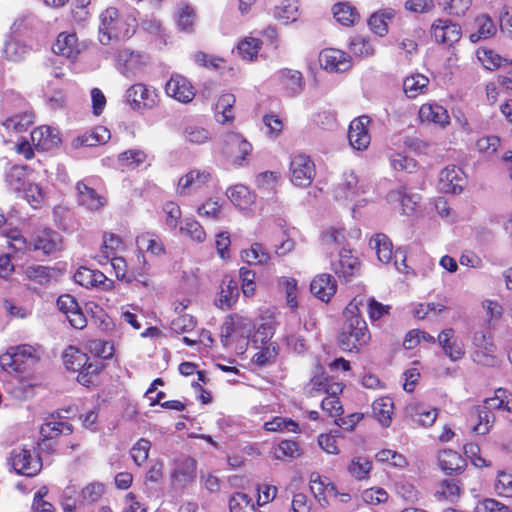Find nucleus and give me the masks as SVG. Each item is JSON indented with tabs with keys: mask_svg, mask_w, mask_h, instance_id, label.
Instances as JSON below:
<instances>
[{
	"mask_svg": "<svg viewBox=\"0 0 512 512\" xmlns=\"http://www.w3.org/2000/svg\"><path fill=\"white\" fill-rule=\"evenodd\" d=\"M358 183L357 176L353 172L344 173L343 183L340 184L336 191L337 198H349L354 195L356 185Z\"/></svg>",
	"mask_w": 512,
	"mask_h": 512,
	"instance_id": "69168bd1",
	"label": "nucleus"
},
{
	"mask_svg": "<svg viewBox=\"0 0 512 512\" xmlns=\"http://www.w3.org/2000/svg\"><path fill=\"white\" fill-rule=\"evenodd\" d=\"M298 2L296 0H284L274 9V16L278 20H282L284 24L294 22L299 16Z\"/></svg>",
	"mask_w": 512,
	"mask_h": 512,
	"instance_id": "58836bf2",
	"label": "nucleus"
},
{
	"mask_svg": "<svg viewBox=\"0 0 512 512\" xmlns=\"http://www.w3.org/2000/svg\"><path fill=\"white\" fill-rule=\"evenodd\" d=\"M110 139V131L104 126H97L91 131H87L73 140V146L93 147L106 143Z\"/></svg>",
	"mask_w": 512,
	"mask_h": 512,
	"instance_id": "b1692460",
	"label": "nucleus"
},
{
	"mask_svg": "<svg viewBox=\"0 0 512 512\" xmlns=\"http://www.w3.org/2000/svg\"><path fill=\"white\" fill-rule=\"evenodd\" d=\"M301 455V448L299 444L292 440H283L279 443L276 458L283 459L284 457L297 458Z\"/></svg>",
	"mask_w": 512,
	"mask_h": 512,
	"instance_id": "774afa93",
	"label": "nucleus"
},
{
	"mask_svg": "<svg viewBox=\"0 0 512 512\" xmlns=\"http://www.w3.org/2000/svg\"><path fill=\"white\" fill-rule=\"evenodd\" d=\"M39 360L35 347L27 344L10 348L0 357V364L5 369L10 368L15 372H25Z\"/></svg>",
	"mask_w": 512,
	"mask_h": 512,
	"instance_id": "20e7f679",
	"label": "nucleus"
},
{
	"mask_svg": "<svg viewBox=\"0 0 512 512\" xmlns=\"http://www.w3.org/2000/svg\"><path fill=\"white\" fill-rule=\"evenodd\" d=\"M134 22V19L121 18L116 8H107L100 15V42L106 45L111 40H121L130 38L135 32Z\"/></svg>",
	"mask_w": 512,
	"mask_h": 512,
	"instance_id": "f03ea898",
	"label": "nucleus"
},
{
	"mask_svg": "<svg viewBox=\"0 0 512 512\" xmlns=\"http://www.w3.org/2000/svg\"><path fill=\"white\" fill-rule=\"evenodd\" d=\"M238 296L239 289L237 281L225 277L216 304L222 309L230 308L237 301Z\"/></svg>",
	"mask_w": 512,
	"mask_h": 512,
	"instance_id": "c756f323",
	"label": "nucleus"
},
{
	"mask_svg": "<svg viewBox=\"0 0 512 512\" xmlns=\"http://www.w3.org/2000/svg\"><path fill=\"white\" fill-rule=\"evenodd\" d=\"M388 199L391 202H399L402 206L403 214L411 215L415 211L421 197L417 193L408 192L406 187H401L390 191Z\"/></svg>",
	"mask_w": 512,
	"mask_h": 512,
	"instance_id": "4be33fe9",
	"label": "nucleus"
},
{
	"mask_svg": "<svg viewBox=\"0 0 512 512\" xmlns=\"http://www.w3.org/2000/svg\"><path fill=\"white\" fill-rule=\"evenodd\" d=\"M437 342L443 350V353L452 361L456 362L465 355L464 344L461 339L455 335L453 328L442 330L437 337Z\"/></svg>",
	"mask_w": 512,
	"mask_h": 512,
	"instance_id": "ddd939ff",
	"label": "nucleus"
},
{
	"mask_svg": "<svg viewBox=\"0 0 512 512\" xmlns=\"http://www.w3.org/2000/svg\"><path fill=\"white\" fill-rule=\"evenodd\" d=\"M322 68L330 72H344L350 68L349 56L338 49H325L319 54Z\"/></svg>",
	"mask_w": 512,
	"mask_h": 512,
	"instance_id": "2eb2a0df",
	"label": "nucleus"
},
{
	"mask_svg": "<svg viewBox=\"0 0 512 512\" xmlns=\"http://www.w3.org/2000/svg\"><path fill=\"white\" fill-rule=\"evenodd\" d=\"M370 123L368 116H360L354 119L349 126L348 140L355 150H365L370 144L371 137L369 135L367 125Z\"/></svg>",
	"mask_w": 512,
	"mask_h": 512,
	"instance_id": "4468645a",
	"label": "nucleus"
},
{
	"mask_svg": "<svg viewBox=\"0 0 512 512\" xmlns=\"http://www.w3.org/2000/svg\"><path fill=\"white\" fill-rule=\"evenodd\" d=\"M171 477L176 487L185 488L196 477V461L189 457L177 460Z\"/></svg>",
	"mask_w": 512,
	"mask_h": 512,
	"instance_id": "a211bd4d",
	"label": "nucleus"
},
{
	"mask_svg": "<svg viewBox=\"0 0 512 512\" xmlns=\"http://www.w3.org/2000/svg\"><path fill=\"white\" fill-rule=\"evenodd\" d=\"M77 284L85 288H97L103 291L112 290L114 281L107 278L101 271L80 267L74 274Z\"/></svg>",
	"mask_w": 512,
	"mask_h": 512,
	"instance_id": "1a4fd4ad",
	"label": "nucleus"
},
{
	"mask_svg": "<svg viewBox=\"0 0 512 512\" xmlns=\"http://www.w3.org/2000/svg\"><path fill=\"white\" fill-rule=\"evenodd\" d=\"M242 260L248 264H265L269 261L270 255L259 243H254L250 249L242 252Z\"/></svg>",
	"mask_w": 512,
	"mask_h": 512,
	"instance_id": "8fccbe9b",
	"label": "nucleus"
},
{
	"mask_svg": "<svg viewBox=\"0 0 512 512\" xmlns=\"http://www.w3.org/2000/svg\"><path fill=\"white\" fill-rule=\"evenodd\" d=\"M475 23L478 29L476 32L470 34L469 36L471 42L473 43L478 42L481 39L489 38L496 32L495 24L487 15H481L477 17Z\"/></svg>",
	"mask_w": 512,
	"mask_h": 512,
	"instance_id": "a19ab883",
	"label": "nucleus"
},
{
	"mask_svg": "<svg viewBox=\"0 0 512 512\" xmlns=\"http://www.w3.org/2000/svg\"><path fill=\"white\" fill-rule=\"evenodd\" d=\"M26 167L20 165L12 166L6 173V184L14 192L24 189L26 183Z\"/></svg>",
	"mask_w": 512,
	"mask_h": 512,
	"instance_id": "37998d69",
	"label": "nucleus"
},
{
	"mask_svg": "<svg viewBox=\"0 0 512 512\" xmlns=\"http://www.w3.org/2000/svg\"><path fill=\"white\" fill-rule=\"evenodd\" d=\"M358 259L351 254L350 250L343 249L339 253V260L333 264L334 272L345 279L353 276L358 270Z\"/></svg>",
	"mask_w": 512,
	"mask_h": 512,
	"instance_id": "bb28decb",
	"label": "nucleus"
},
{
	"mask_svg": "<svg viewBox=\"0 0 512 512\" xmlns=\"http://www.w3.org/2000/svg\"><path fill=\"white\" fill-rule=\"evenodd\" d=\"M196 326V320L189 314H180L171 321L170 329L176 334L191 332Z\"/></svg>",
	"mask_w": 512,
	"mask_h": 512,
	"instance_id": "4d7b16f0",
	"label": "nucleus"
},
{
	"mask_svg": "<svg viewBox=\"0 0 512 512\" xmlns=\"http://www.w3.org/2000/svg\"><path fill=\"white\" fill-rule=\"evenodd\" d=\"M431 35L435 42L451 46L461 38V27L448 19H437L431 26Z\"/></svg>",
	"mask_w": 512,
	"mask_h": 512,
	"instance_id": "9d476101",
	"label": "nucleus"
},
{
	"mask_svg": "<svg viewBox=\"0 0 512 512\" xmlns=\"http://www.w3.org/2000/svg\"><path fill=\"white\" fill-rule=\"evenodd\" d=\"M475 415L477 416L478 424L473 427V431L480 435L487 434L495 421L492 409L486 408V404L484 403L482 406L476 408Z\"/></svg>",
	"mask_w": 512,
	"mask_h": 512,
	"instance_id": "79ce46f5",
	"label": "nucleus"
},
{
	"mask_svg": "<svg viewBox=\"0 0 512 512\" xmlns=\"http://www.w3.org/2000/svg\"><path fill=\"white\" fill-rule=\"evenodd\" d=\"M264 428L267 431L276 432V431H289V432H297L299 426L296 422L291 419L283 418V417H275L273 420L268 421L264 424Z\"/></svg>",
	"mask_w": 512,
	"mask_h": 512,
	"instance_id": "0e129e2a",
	"label": "nucleus"
},
{
	"mask_svg": "<svg viewBox=\"0 0 512 512\" xmlns=\"http://www.w3.org/2000/svg\"><path fill=\"white\" fill-rule=\"evenodd\" d=\"M438 462L446 474L461 473L466 466L465 459L459 453L450 449L439 453Z\"/></svg>",
	"mask_w": 512,
	"mask_h": 512,
	"instance_id": "a878e982",
	"label": "nucleus"
},
{
	"mask_svg": "<svg viewBox=\"0 0 512 512\" xmlns=\"http://www.w3.org/2000/svg\"><path fill=\"white\" fill-rule=\"evenodd\" d=\"M260 40L256 38H247L238 44L239 55L246 60H253L260 49Z\"/></svg>",
	"mask_w": 512,
	"mask_h": 512,
	"instance_id": "e2e57ef3",
	"label": "nucleus"
},
{
	"mask_svg": "<svg viewBox=\"0 0 512 512\" xmlns=\"http://www.w3.org/2000/svg\"><path fill=\"white\" fill-rule=\"evenodd\" d=\"M407 413L412 420L421 426H431L437 418L436 409H427L424 405L416 404L407 407Z\"/></svg>",
	"mask_w": 512,
	"mask_h": 512,
	"instance_id": "473e14b6",
	"label": "nucleus"
},
{
	"mask_svg": "<svg viewBox=\"0 0 512 512\" xmlns=\"http://www.w3.org/2000/svg\"><path fill=\"white\" fill-rule=\"evenodd\" d=\"M460 496V487L454 479L443 480L437 491L435 497L438 500H447L449 502L456 501Z\"/></svg>",
	"mask_w": 512,
	"mask_h": 512,
	"instance_id": "de8ad7c7",
	"label": "nucleus"
},
{
	"mask_svg": "<svg viewBox=\"0 0 512 512\" xmlns=\"http://www.w3.org/2000/svg\"><path fill=\"white\" fill-rule=\"evenodd\" d=\"M146 159L142 150H128L118 156V163L123 169H135Z\"/></svg>",
	"mask_w": 512,
	"mask_h": 512,
	"instance_id": "3c124183",
	"label": "nucleus"
},
{
	"mask_svg": "<svg viewBox=\"0 0 512 512\" xmlns=\"http://www.w3.org/2000/svg\"><path fill=\"white\" fill-rule=\"evenodd\" d=\"M61 248V237L60 235L52 230H45L35 240L34 250H41L44 254L50 255L60 250Z\"/></svg>",
	"mask_w": 512,
	"mask_h": 512,
	"instance_id": "c85d7f7f",
	"label": "nucleus"
},
{
	"mask_svg": "<svg viewBox=\"0 0 512 512\" xmlns=\"http://www.w3.org/2000/svg\"><path fill=\"white\" fill-rule=\"evenodd\" d=\"M150 448V441L144 438L139 439L133 445L131 449V457L136 465L140 466L148 459Z\"/></svg>",
	"mask_w": 512,
	"mask_h": 512,
	"instance_id": "052dcab7",
	"label": "nucleus"
},
{
	"mask_svg": "<svg viewBox=\"0 0 512 512\" xmlns=\"http://www.w3.org/2000/svg\"><path fill=\"white\" fill-rule=\"evenodd\" d=\"M230 512H257L253 499L242 492H236L229 499Z\"/></svg>",
	"mask_w": 512,
	"mask_h": 512,
	"instance_id": "a18cd8bd",
	"label": "nucleus"
},
{
	"mask_svg": "<svg viewBox=\"0 0 512 512\" xmlns=\"http://www.w3.org/2000/svg\"><path fill=\"white\" fill-rule=\"evenodd\" d=\"M477 55L483 65L490 70L509 64L508 59L502 58L491 50H478Z\"/></svg>",
	"mask_w": 512,
	"mask_h": 512,
	"instance_id": "13d9d810",
	"label": "nucleus"
},
{
	"mask_svg": "<svg viewBox=\"0 0 512 512\" xmlns=\"http://www.w3.org/2000/svg\"><path fill=\"white\" fill-rule=\"evenodd\" d=\"M52 50L57 55L68 59H75L80 53V44L76 34L60 33L52 46Z\"/></svg>",
	"mask_w": 512,
	"mask_h": 512,
	"instance_id": "aec40b11",
	"label": "nucleus"
},
{
	"mask_svg": "<svg viewBox=\"0 0 512 512\" xmlns=\"http://www.w3.org/2000/svg\"><path fill=\"white\" fill-rule=\"evenodd\" d=\"M77 201L90 211H98L106 205V199L93 188L80 181L76 184Z\"/></svg>",
	"mask_w": 512,
	"mask_h": 512,
	"instance_id": "6ab92c4d",
	"label": "nucleus"
},
{
	"mask_svg": "<svg viewBox=\"0 0 512 512\" xmlns=\"http://www.w3.org/2000/svg\"><path fill=\"white\" fill-rule=\"evenodd\" d=\"M213 180L210 169H192L178 181L177 192L180 195H188L201 190Z\"/></svg>",
	"mask_w": 512,
	"mask_h": 512,
	"instance_id": "6e6552de",
	"label": "nucleus"
},
{
	"mask_svg": "<svg viewBox=\"0 0 512 512\" xmlns=\"http://www.w3.org/2000/svg\"><path fill=\"white\" fill-rule=\"evenodd\" d=\"M137 245L139 249H145L152 255H159L164 252V246L162 242L156 238H153L149 234H144L137 237Z\"/></svg>",
	"mask_w": 512,
	"mask_h": 512,
	"instance_id": "680f3d73",
	"label": "nucleus"
},
{
	"mask_svg": "<svg viewBox=\"0 0 512 512\" xmlns=\"http://www.w3.org/2000/svg\"><path fill=\"white\" fill-rule=\"evenodd\" d=\"M9 464L14 471L23 476L34 477L42 469V461L34 448L17 446L10 452Z\"/></svg>",
	"mask_w": 512,
	"mask_h": 512,
	"instance_id": "7ed1b4c3",
	"label": "nucleus"
},
{
	"mask_svg": "<svg viewBox=\"0 0 512 512\" xmlns=\"http://www.w3.org/2000/svg\"><path fill=\"white\" fill-rule=\"evenodd\" d=\"M289 170L291 182L298 187L309 186L316 175L314 162L305 154L292 156Z\"/></svg>",
	"mask_w": 512,
	"mask_h": 512,
	"instance_id": "423d86ee",
	"label": "nucleus"
},
{
	"mask_svg": "<svg viewBox=\"0 0 512 512\" xmlns=\"http://www.w3.org/2000/svg\"><path fill=\"white\" fill-rule=\"evenodd\" d=\"M227 197L240 209L247 208L254 202V195L244 185H235L227 190Z\"/></svg>",
	"mask_w": 512,
	"mask_h": 512,
	"instance_id": "e433bc0d",
	"label": "nucleus"
},
{
	"mask_svg": "<svg viewBox=\"0 0 512 512\" xmlns=\"http://www.w3.org/2000/svg\"><path fill=\"white\" fill-rule=\"evenodd\" d=\"M225 145H238V152L236 156H239L242 160L251 152V144L242 138L240 134L228 133L224 137Z\"/></svg>",
	"mask_w": 512,
	"mask_h": 512,
	"instance_id": "bf43d9fd",
	"label": "nucleus"
},
{
	"mask_svg": "<svg viewBox=\"0 0 512 512\" xmlns=\"http://www.w3.org/2000/svg\"><path fill=\"white\" fill-rule=\"evenodd\" d=\"M310 290L314 296L328 302L336 293L337 284L330 274H320L312 280Z\"/></svg>",
	"mask_w": 512,
	"mask_h": 512,
	"instance_id": "412c9836",
	"label": "nucleus"
},
{
	"mask_svg": "<svg viewBox=\"0 0 512 512\" xmlns=\"http://www.w3.org/2000/svg\"><path fill=\"white\" fill-rule=\"evenodd\" d=\"M177 27L180 31L191 33L195 22L194 9L188 5H183L176 12Z\"/></svg>",
	"mask_w": 512,
	"mask_h": 512,
	"instance_id": "09e8293b",
	"label": "nucleus"
},
{
	"mask_svg": "<svg viewBox=\"0 0 512 512\" xmlns=\"http://www.w3.org/2000/svg\"><path fill=\"white\" fill-rule=\"evenodd\" d=\"M496 346L488 345V347L476 349L472 353V359L475 363L483 366L493 367L497 364V358L495 356Z\"/></svg>",
	"mask_w": 512,
	"mask_h": 512,
	"instance_id": "5fc2aeb1",
	"label": "nucleus"
},
{
	"mask_svg": "<svg viewBox=\"0 0 512 512\" xmlns=\"http://www.w3.org/2000/svg\"><path fill=\"white\" fill-rule=\"evenodd\" d=\"M125 102L133 111L144 112L158 105L159 94L157 90L143 83L130 86L125 92Z\"/></svg>",
	"mask_w": 512,
	"mask_h": 512,
	"instance_id": "39448f33",
	"label": "nucleus"
},
{
	"mask_svg": "<svg viewBox=\"0 0 512 512\" xmlns=\"http://www.w3.org/2000/svg\"><path fill=\"white\" fill-rule=\"evenodd\" d=\"M31 139L34 145L42 150H50L61 141L58 132L50 126H41L34 129L31 132Z\"/></svg>",
	"mask_w": 512,
	"mask_h": 512,
	"instance_id": "5701e85b",
	"label": "nucleus"
},
{
	"mask_svg": "<svg viewBox=\"0 0 512 512\" xmlns=\"http://www.w3.org/2000/svg\"><path fill=\"white\" fill-rule=\"evenodd\" d=\"M184 134L186 141L195 145L204 144L211 139V134L207 129L196 125L187 126Z\"/></svg>",
	"mask_w": 512,
	"mask_h": 512,
	"instance_id": "6e6d98bb",
	"label": "nucleus"
},
{
	"mask_svg": "<svg viewBox=\"0 0 512 512\" xmlns=\"http://www.w3.org/2000/svg\"><path fill=\"white\" fill-rule=\"evenodd\" d=\"M363 302L364 296H356L344 310L345 321L338 334V345L343 351H357L370 340L367 323L359 311Z\"/></svg>",
	"mask_w": 512,
	"mask_h": 512,
	"instance_id": "f257e3e1",
	"label": "nucleus"
},
{
	"mask_svg": "<svg viewBox=\"0 0 512 512\" xmlns=\"http://www.w3.org/2000/svg\"><path fill=\"white\" fill-rule=\"evenodd\" d=\"M465 184L462 170L457 166H447L439 176V189L444 193L456 194L461 192Z\"/></svg>",
	"mask_w": 512,
	"mask_h": 512,
	"instance_id": "dca6fc26",
	"label": "nucleus"
},
{
	"mask_svg": "<svg viewBox=\"0 0 512 512\" xmlns=\"http://www.w3.org/2000/svg\"><path fill=\"white\" fill-rule=\"evenodd\" d=\"M57 307L66 316L73 328L83 329L86 327V317L72 295L63 294L59 296L57 299Z\"/></svg>",
	"mask_w": 512,
	"mask_h": 512,
	"instance_id": "9b49d317",
	"label": "nucleus"
},
{
	"mask_svg": "<svg viewBox=\"0 0 512 512\" xmlns=\"http://www.w3.org/2000/svg\"><path fill=\"white\" fill-rule=\"evenodd\" d=\"M25 276L30 281L40 285H45L52 278L51 269L43 265H31L25 269Z\"/></svg>",
	"mask_w": 512,
	"mask_h": 512,
	"instance_id": "603ef678",
	"label": "nucleus"
},
{
	"mask_svg": "<svg viewBox=\"0 0 512 512\" xmlns=\"http://www.w3.org/2000/svg\"><path fill=\"white\" fill-rule=\"evenodd\" d=\"M393 409V401L389 397H382L376 399L372 404V411L374 417L384 427H388L391 424V415L393 413Z\"/></svg>",
	"mask_w": 512,
	"mask_h": 512,
	"instance_id": "7c9ffc66",
	"label": "nucleus"
},
{
	"mask_svg": "<svg viewBox=\"0 0 512 512\" xmlns=\"http://www.w3.org/2000/svg\"><path fill=\"white\" fill-rule=\"evenodd\" d=\"M103 369V362L99 359L87 362L83 369L78 371L77 381L83 386L90 387L96 384L97 376Z\"/></svg>",
	"mask_w": 512,
	"mask_h": 512,
	"instance_id": "f704fd0d",
	"label": "nucleus"
},
{
	"mask_svg": "<svg viewBox=\"0 0 512 512\" xmlns=\"http://www.w3.org/2000/svg\"><path fill=\"white\" fill-rule=\"evenodd\" d=\"M280 80L285 89L291 94H299L304 87L301 72L297 70L285 69L280 72Z\"/></svg>",
	"mask_w": 512,
	"mask_h": 512,
	"instance_id": "c9c22d12",
	"label": "nucleus"
},
{
	"mask_svg": "<svg viewBox=\"0 0 512 512\" xmlns=\"http://www.w3.org/2000/svg\"><path fill=\"white\" fill-rule=\"evenodd\" d=\"M235 96L230 93H226L220 96L216 103L217 121L220 123H226L233 119V106L235 104Z\"/></svg>",
	"mask_w": 512,
	"mask_h": 512,
	"instance_id": "ea45409f",
	"label": "nucleus"
},
{
	"mask_svg": "<svg viewBox=\"0 0 512 512\" xmlns=\"http://www.w3.org/2000/svg\"><path fill=\"white\" fill-rule=\"evenodd\" d=\"M370 246L375 250L377 258L380 262L388 264L393 257V245L390 239L382 233L376 234L370 240ZM396 269L403 272L407 265L405 264V255L403 252L397 250L394 253Z\"/></svg>",
	"mask_w": 512,
	"mask_h": 512,
	"instance_id": "0eeeda50",
	"label": "nucleus"
},
{
	"mask_svg": "<svg viewBox=\"0 0 512 512\" xmlns=\"http://www.w3.org/2000/svg\"><path fill=\"white\" fill-rule=\"evenodd\" d=\"M419 117L422 122H429L445 126L449 123L447 110L441 105L435 103H425L420 107Z\"/></svg>",
	"mask_w": 512,
	"mask_h": 512,
	"instance_id": "393cba45",
	"label": "nucleus"
},
{
	"mask_svg": "<svg viewBox=\"0 0 512 512\" xmlns=\"http://www.w3.org/2000/svg\"><path fill=\"white\" fill-rule=\"evenodd\" d=\"M31 47L24 41L11 38L7 40L3 47L4 57L11 62L17 63L26 59L30 54Z\"/></svg>",
	"mask_w": 512,
	"mask_h": 512,
	"instance_id": "cd10ccee",
	"label": "nucleus"
},
{
	"mask_svg": "<svg viewBox=\"0 0 512 512\" xmlns=\"http://www.w3.org/2000/svg\"><path fill=\"white\" fill-rule=\"evenodd\" d=\"M332 10L336 21L344 26L353 25L359 17L356 9L348 3L335 4Z\"/></svg>",
	"mask_w": 512,
	"mask_h": 512,
	"instance_id": "c03bdc74",
	"label": "nucleus"
},
{
	"mask_svg": "<svg viewBox=\"0 0 512 512\" xmlns=\"http://www.w3.org/2000/svg\"><path fill=\"white\" fill-rule=\"evenodd\" d=\"M371 469L372 464L365 457H355L348 466L349 473L357 480L366 479Z\"/></svg>",
	"mask_w": 512,
	"mask_h": 512,
	"instance_id": "864d4df0",
	"label": "nucleus"
},
{
	"mask_svg": "<svg viewBox=\"0 0 512 512\" xmlns=\"http://www.w3.org/2000/svg\"><path fill=\"white\" fill-rule=\"evenodd\" d=\"M429 84V79L423 74H414L405 78L403 90L408 98L414 99L423 94Z\"/></svg>",
	"mask_w": 512,
	"mask_h": 512,
	"instance_id": "2f4dec72",
	"label": "nucleus"
},
{
	"mask_svg": "<svg viewBox=\"0 0 512 512\" xmlns=\"http://www.w3.org/2000/svg\"><path fill=\"white\" fill-rule=\"evenodd\" d=\"M34 122V115L31 112H24L16 114L12 117L7 118L2 122V125L7 130H13L15 132L26 131L29 126Z\"/></svg>",
	"mask_w": 512,
	"mask_h": 512,
	"instance_id": "49530a36",
	"label": "nucleus"
},
{
	"mask_svg": "<svg viewBox=\"0 0 512 512\" xmlns=\"http://www.w3.org/2000/svg\"><path fill=\"white\" fill-rule=\"evenodd\" d=\"M168 96L182 103H189L195 96L191 83L182 76H173L165 85Z\"/></svg>",
	"mask_w": 512,
	"mask_h": 512,
	"instance_id": "f3484780",
	"label": "nucleus"
},
{
	"mask_svg": "<svg viewBox=\"0 0 512 512\" xmlns=\"http://www.w3.org/2000/svg\"><path fill=\"white\" fill-rule=\"evenodd\" d=\"M63 361L68 370L78 372L85 367L86 363L89 361V357L78 348L69 346L64 351Z\"/></svg>",
	"mask_w": 512,
	"mask_h": 512,
	"instance_id": "72a5a7b5",
	"label": "nucleus"
},
{
	"mask_svg": "<svg viewBox=\"0 0 512 512\" xmlns=\"http://www.w3.org/2000/svg\"><path fill=\"white\" fill-rule=\"evenodd\" d=\"M439 6L452 15H464L469 9L471 0H438Z\"/></svg>",
	"mask_w": 512,
	"mask_h": 512,
	"instance_id": "338daca9",
	"label": "nucleus"
},
{
	"mask_svg": "<svg viewBox=\"0 0 512 512\" xmlns=\"http://www.w3.org/2000/svg\"><path fill=\"white\" fill-rule=\"evenodd\" d=\"M63 419L64 416L60 413L51 414L45 419L40 428L42 443H39V446L41 448L47 440L57 438L60 435H70L73 432L72 425Z\"/></svg>",
	"mask_w": 512,
	"mask_h": 512,
	"instance_id": "f8f14e48",
	"label": "nucleus"
},
{
	"mask_svg": "<svg viewBox=\"0 0 512 512\" xmlns=\"http://www.w3.org/2000/svg\"><path fill=\"white\" fill-rule=\"evenodd\" d=\"M486 408L492 410H505L512 413V393L506 389L499 388L495 391V395L485 400Z\"/></svg>",
	"mask_w": 512,
	"mask_h": 512,
	"instance_id": "4c0bfd02",
	"label": "nucleus"
}]
</instances>
